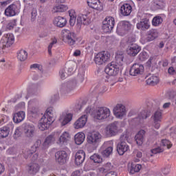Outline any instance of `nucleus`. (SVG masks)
Instances as JSON below:
<instances>
[{
    "mask_svg": "<svg viewBox=\"0 0 176 176\" xmlns=\"http://www.w3.org/2000/svg\"><path fill=\"white\" fill-rule=\"evenodd\" d=\"M129 141V135L127 134H122L120 136V142H119L117 145V151L118 153L122 156L126 153L128 151H129L130 147L129 144H127V142Z\"/></svg>",
    "mask_w": 176,
    "mask_h": 176,
    "instance_id": "f257e3e1",
    "label": "nucleus"
},
{
    "mask_svg": "<svg viewBox=\"0 0 176 176\" xmlns=\"http://www.w3.org/2000/svg\"><path fill=\"white\" fill-rule=\"evenodd\" d=\"M94 115L97 120H107L111 116V110L107 107H98L95 110Z\"/></svg>",
    "mask_w": 176,
    "mask_h": 176,
    "instance_id": "f03ea898",
    "label": "nucleus"
},
{
    "mask_svg": "<svg viewBox=\"0 0 176 176\" xmlns=\"http://www.w3.org/2000/svg\"><path fill=\"white\" fill-rule=\"evenodd\" d=\"M111 60V54L107 51L98 53L94 57V61L98 65H102Z\"/></svg>",
    "mask_w": 176,
    "mask_h": 176,
    "instance_id": "7ed1b4c3",
    "label": "nucleus"
},
{
    "mask_svg": "<svg viewBox=\"0 0 176 176\" xmlns=\"http://www.w3.org/2000/svg\"><path fill=\"white\" fill-rule=\"evenodd\" d=\"M101 133L97 131L91 132L88 134L87 140L88 144L94 146H98L101 142Z\"/></svg>",
    "mask_w": 176,
    "mask_h": 176,
    "instance_id": "20e7f679",
    "label": "nucleus"
},
{
    "mask_svg": "<svg viewBox=\"0 0 176 176\" xmlns=\"http://www.w3.org/2000/svg\"><path fill=\"white\" fill-rule=\"evenodd\" d=\"M62 35H63V41L69 46H73L75 45V33L72 32L68 30H62Z\"/></svg>",
    "mask_w": 176,
    "mask_h": 176,
    "instance_id": "39448f33",
    "label": "nucleus"
},
{
    "mask_svg": "<svg viewBox=\"0 0 176 176\" xmlns=\"http://www.w3.org/2000/svg\"><path fill=\"white\" fill-rule=\"evenodd\" d=\"M120 130V123L119 122H114L109 124L106 128V134L108 137H113L116 135Z\"/></svg>",
    "mask_w": 176,
    "mask_h": 176,
    "instance_id": "423d86ee",
    "label": "nucleus"
},
{
    "mask_svg": "<svg viewBox=\"0 0 176 176\" xmlns=\"http://www.w3.org/2000/svg\"><path fill=\"white\" fill-rule=\"evenodd\" d=\"M120 68V66L116 62H111L106 66L104 72L109 76H116L119 74Z\"/></svg>",
    "mask_w": 176,
    "mask_h": 176,
    "instance_id": "0eeeda50",
    "label": "nucleus"
},
{
    "mask_svg": "<svg viewBox=\"0 0 176 176\" xmlns=\"http://www.w3.org/2000/svg\"><path fill=\"white\" fill-rule=\"evenodd\" d=\"M75 87H76V80H69L60 85V91L62 94H68V93H71Z\"/></svg>",
    "mask_w": 176,
    "mask_h": 176,
    "instance_id": "6e6552de",
    "label": "nucleus"
},
{
    "mask_svg": "<svg viewBox=\"0 0 176 176\" xmlns=\"http://www.w3.org/2000/svg\"><path fill=\"white\" fill-rule=\"evenodd\" d=\"M113 27H115V19L112 16L106 17L102 27L103 32L108 34L113 30Z\"/></svg>",
    "mask_w": 176,
    "mask_h": 176,
    "instance_id": "1a4fd4ad",
    "label": "nucleus"
},
{
    "mask_svg": "<svg viewBox=\"0 0 176 176\" xmlns=\"http://www.w3.org/2000/svg\"><path fill=\"white\" fill-rule=\"evenodd\" d=\"M113 114L117 119H123L127 115L126 106L122 104H118L113 110Z\"/></svg>",
    "mask_w": 176,
    "mask_h": 176,
    "instance_id": "9d476101",
    "label": "nucleus"
},
{
    "mask_svg": "<svg viewBox=\"0 0 176 176\" xmlns=\"http://www.w3.org/2000/svg\"><path fill=\"white\" fill-rule=\"evenodd\" d=\"M54 142H56V137H54V135L47 136L42 144V148L39 151L41 156H43V155L46 153V149H47L52 144H54Z\"/></svg>",
    "mask_w": 176,
    "mask_h": 176,
    "instance_id": "9b49d317",
    "label": "nucleus"
},
{
    "mask_svg": "<svg viewBox=\"0 0 176 176\" xmlns=\"http://www.w3.org/2000/svg\"><path fill=\"white\" fill-rule=\"evenodd\" d=\"M23 131L25 138L31 140L35 135V126L30 124H24L23 125Z\"/></svg>",
    "mask_w": 176,
    "mask_h": 176,
    "instance_id": "f8f14e48",
    "label": "nucleus"
},
{
    "mask_svg": "<svg viewBox=\"0 0 176 176\" xmlns=\"http://www.w3.org/2000/svg\"><path fill=\"white\" fill-rule=\"evenodd\" d=\"M159 37V31L156 29H151L148 30L146 34V38H142L144 43H146L148 42H152L157 39Z\"/></svg>",
    "mask_w": 176,
    "mask_h": 176,
    "instance_id": "ddd939ff",
    "label": "nucleus"
},
{
    "mask_svg": "<svg viewBox=\"0 0 176 176\" xmlns=\"http://www.w3.org/2000/svg\"><path fill=\"white\" fill-rule=\"evenodd\" d=\"M74 64H69L67 67L62 68L59 72V75L62 79H65V78H68L69 75H72L74 74Z\"/></svg>",
    "mask_w": 176,
    "mask_h": 176,
    "instance_id": "4468645a",
    "label": "nucleus"
},
{
    "mask_svg": "<svg viewBox=\"0 0 176 176\" xmlns=\"http://www.w3.org/2000/svg\"><path fill=\"white\" fill-rule=\"evenodd\" d=\"M129 30H130V23L129 22L123 21L118 24L117 33L118 35L123 36Z\"/></svg>",
    "mask_w": 176,
    "mask_h": 176,
    "instance_id": "2eb2a0df",
    "label": "nucleus"
},
{
    "mask_svg": "<svg viewBox=\"0 0 176 176\" xmlns=\"http://www.w3.org/2000/svg\"><path fill=\"white\" fill-rule=\"evenodd\" d=\"M144 72V65L142 64H133L129 71V74L131 76H138Z\"/></svg>",
    "mask_w": 176,
    "mask_h": 176,
    "instance_id": "dca6fc26",
    "label": "nucleus"
},
{
    "mask_svg": "<svg viewBox=\"0 0 176 176\" xmlns=\"http://www.w3.org/2000/svg\"><path fill=\"white\" fill-rule=\"evenodd\" d=\"M56 162L59 164H65L67 160L68 159V153L65 151H57L55 153Z\"/></svg>",
    "mask_w": 176,
    "mask_h": 176,
    "instance_id": "f3484780",
    "label": "nucleus"
},
{
    "mask_svg": "<svg viewBox=\"0 0 176 176\" xmlns=\"http://www.w3.org/2000/svg\"><path fill=\"white\" fill-rule=\"evenodd\" d=\"M139 52H141V47L135 43L129 44L126 48L127 55L131 56V57H135Z\"/></svg>",
    "mask_w": 176,
    "mask_h": 176,
    "instance_id": "a211bd4d",
    "label": "nucleus"
},
{
    "mask_svg": "<svg viewBox=\"0 0 176 176\" xmlns=\"http://www.w3.org/2000/svg\"><path fill=\"white\" fill-rule=\"evenodd\" d=\"M151 119H153V127L156 130H159L160 129V122H162V111H156L151 116Z\"/></svg>",
    "mask_w": 176,
    "mask_h": 176,
    "instance_id": "6ab92c4d",
    "label": "nucleus"
},
{
    "mask_svg": "<svg viewBox=\"0 0 176 176\" xmlns=\"http://www.w3.org/2000/svg\"><path fill=\"white\" fill-rule=\"evenodd\" d=\"M52 123L53 122L50 121L49 118H46V116H43L39 120L38 127L41 131H45V130H47V129L50 127V124Z\"/></svg>",
    "mask_w": 176,
    "mask_h": 176,
    "instance_id": "aec40b11",
    "label": "nucleus"
},
{
    "mask_svg": "<svg viewBox=\"0 0 176 176\" xmlns=\"http://www.w3.org/2000/svg\"><path fill=\"white\" fill-rule=\"evenodd\" d=\"M136 28L140 31H148L151 28L149 19H143L136 24Z\"/></svg>",
    "mask_w": 176,
    "mask_h": 176,
    "instance_id": "412c9836",
    "label": "nucleus"
},
{
    "mask_svg": "<svg viewBox=\"0 0 176 176\" xmlns=\"http://www.w3.org/2000/svg\"><path fill=\"white\" fill-rule=\"evenodd\" d=\"M86 159V153L83 150H78L75 155V164L77 166H80L83 164Z\"/></svg>",
    "mask_w": 176,
    "mask_h": 176,
    "instance_id": "4be33fe9",
    "label": "nucleus"
},
{
    "mask_svg": "<svg viewBox=\"0 0 176 176\" xmlns=\"http://www.w3.org/2000/svg\"><path fill=\"white\" fill-rule=\"evenodd\" d=\"M87 123V115H83L74 122L75 129H83Z\"/></svg>",
    "mask_w": 176,
    "mask_h": 176,
    "instance_id": "5701e85b",
    "label": "nucleus"
},
{
    "mask_svg": "<svg viewBox=\"0 0 176 176\" xmlns=\"http://www.w3.org/2000/svg\"><path fill=\"white\" fill-rule=\"evenodd\" d=\"M90 24V19L87 17V15L80 14L77 17V25L81 27V25H89Z\"/></svg>",
    "mask_w": 176,
    "mask_h": 176,
    "instance_id": "b1692460",
    "label": "nucleus"
},
{
    "mask_svg": "<svg viewBox=\"0 0 176 176\" xmlns=\"http://www.w3.org/2000/svg\"><path fill=\"white\" fill-rule=\"evenodd\" d=\"M88 6L96 10H102V3L100 0H87Z\"/></svg>",
    "mask_w": 176,
    "mask_h": 176,
    "instance_id": "393cba45",
    "label": "nucleus"
},
{
    "mask_svg": "<svg viewBox=\"0 0 176 176\" xmlns=\"http://www.w3.org/2000/svg\"><path fill=\"white\" fill-rule=\"evenodd\" d=\"M5 14L7 17H12L13 16H16L17 14V6L15 4L10 5L6 10H5Z\"/></svg>",
    "mask_w": 176,
    "mask_h": 176,
    "instance_id": "a878e982",
    "label": "nucleus"
},
{
    "mask_svg": "<svg viewBox=\"0 0 176 176\" xmlns=\"http://www.w3.org/2000/svg\"><path fill=\"white\" fill-rule=\"evenodd\" d=\"M54 24L59 28H63L67 25V19L63 16H56L53 21Z\"/></svg>",
    "mask_w": 176,
    "mask_h": 176,
    "instance_id": "bb28decb",
    "label": "nucleus"
},
{
    "mask_svg": "<svg viewBox=\"0 0 176 176\" xmlns=\"http://www.w3.org/2000/svg\"><path fill=\"white\" fill-rule=\"evenodd\" d=\"M59 120L60 122H61L62 126H65V124H68V123H69V122L72 120V113H62V115L60 116Z\"/></svg>",
    "mask_w": 176,
    "mask_h": 176,
    "instance_id": "cd10ccee",
    "label": "nucleus"
},
{
    "mask_svg": "<svg viewBox=\"0 0 176 176\" xmlns=\"http://www.w3.org/2000/svg\"><path fill=\"white\" fill-rule=\"evenodd\" d=\"M40 168L41 167L37 163H30L28 166V173L30 174V175H35V174L39 171Z\"/></svg>",
    "mask_w": 176,
    "mask_h": 176,
    "instance_id": "c85d7f7f",
    "label": "nucleus"
},
{
    "mask_svg": "<svg viewBox=\"0 0 176 176\" xmlns=\"http://www.w3.org/2000/svg\"><path fill=\"white\" fill-rule=\"evenodd\" d=\"M4 42L6 47H10L14 43V36H13V34L8 33L5 34Z\"/></svg>",
    "mask_w": 176,
    "mask_h": 176,
    "instance_id": "c756f323",
    "label": "nucleus"
},
{
    "mask_svg": "<svg viewBox=\"0 0 176 176\" xmlns=\"http://www.w3.org/2000/svg\"><path fill=\"white\" fill-rule=\"evenodd\" d=\"M68 10V6L64 4H58L53 7L52 13H63Z\"/></svg>",
    "mask_w": 176,
    "mask_h": 176,
    "instance_id": "7c9ffc66",
    "label": "nucleus"
},
{
    "mask_svg": "<svg viewBox=\"0 0 176 176\" xmlns=\"http://www.w3.org/2000/svg\"><path fill=\"white\" fill-rule=\"evenodd\" d=\"M133 10V8L130 4H124L120 8V13L122 16H129Z\"/></svg>",
    "mask_w": 176,
    "mask_h": 176,
    "instance_id": "2f4dec72",
    "label": "nucleus"
},
{
    "mask_svg": "<svg viewBox=\"0 0 176 176\" xmlns=\"http://www.w3.org/2000/svg\"><path fill=\"white\" fill-rule=\"evenodd\" d=\"M43 116H45L48 120L52 121L53 123L55 120L54 118L56 116V112L52 107H49L47 109L46 113Z\"/></svg>",
    "mask_w": 176,
    "mask_h": 176,
    "instance_id": "473e14b6",
    "label": "nucleus"
},
{
    "mask_svg": "<svg viewBox=\"0 0 176 176\" xmlns=\"http://www.w3.org/2000/svg\"><path fill=\"white\" fill-rule=\"evenodd\" d=\"M145 137V131L141 130L135 136V140L138 145H142L144 144V139Z\"/></svg>",
    "mask_w": 176,
    "mask_h": 176,
    "instance_id": "72a5a7b5",
    "label": "nucleus"
},
{
    "mask_svg": "<svg viewBox=\"0 0 176 176\" xmlns=\"http://www.w3.org/2000/svg\"><path fill=\"white\" fill-rule=\"evenodd\" d=\"M25 118V113L24 111H19L14 114L13 120L14 123H20Z\"/></svg>",
    "mask_w": 176,
    "mask_h": 176,
    "instance_id": "f704fd0d",
    "label": "nucleus"
},
{
    "mask_svg": "<svg viewBox=\"0 0 176 176\" xmlns=\"http://www.w3.org/2000/svg\"><path fill=\"white\" fill-rule=\"evenodd\" d=\"M85 138H86V136L85 135V133H78L74 136L75 143L77 145H82V144H83V142H85Z\"/></svg>",
    "mask_w": 176,
    "mask_h": 176,
    "instance_id": "c9c22d12",
    "label": "nucleus"
},
{
    "mask_svg": "<svg viewBox=\"0 0 176 176\" xmlns=\"http://www.w3.org/2000/svg\"><path fill=\"white\" fill-rule=\"evenodd\" d=\"M71 140V135L69 133L65 131L63 132L60 137L58 139V144H64V142H67Z\"/></svg>",
    "mask_w": 176,
    "mask_h": 176,
    "instance_id": "e433bc0d",
    "label": "nucleus"
},
{
    "mask_svg": "<svg viewBox=\"0 0 176 176\" xmlns=\"http://www.w3.org/2000/svg\"><path fill=\"white\" fill-rule=\"evenodd\" d=\"M124 58V53L123 52H117L116 54V63L117 65L121 67L123 65V59Z\"/></svg>",
    "mask_w": 176,
    "mask_h": 176,
    "instance_id": "4c0bfd02",
    "label": "nucleus"
},
{
    "mask_svg": "<svg viewBox=\"0 0 176 176\" xmlns=\"http://www.w3.org/2000/svg\"><path fill=\"white\" fill-rule=\"evenodd\" d=\"M9 133H10V129L8 126H3L0 129V142L3 140V138L8 137Z\"/></svg>",
    "mask_w": 176,
    "mask_h": 176,
    "instance_id": "58836bf2",
    "label": "nucleus"
},
{
    "mask_svg": "<svg viewBox=\"0 0 176 176\" xmlns=\"http://www.w3.org/2000/svg\"><path fill=\"white\" fill-rule=\"evenodd\" d=\"M28 57V53L24 50H21L17 52V58L19 61H25Z\"/></svg>",
    "mask_w": 176,
    "mask_h": 176,
    "instance_id": "ea45409f",
    "label": "nucleus"
},
{
    "mask_svg": "<svg viewBox=\"0 0 176 176\" xmlns=\"http://www.w3.org/2000/svg\"><path fill=\"white\" fill-rule=\"evenodd\" d=\"M69 16L70 17L69 24L72 27H74L75 23H76V12H75V10H71L69 11Z\"/></svg>",
    "mask_w": 176,
    "mask_h": 176,
    "instance_id": "a19ab883",
    "label": "nucleus"
},
{
    "mask_svg": "<svg viewBox=\"0 0 176 176\" xmlns=\"http://www.w3.org/2000/svg\"><path fill=\"white\" fill-rule=\"evenodd\" d=\"M142 168L141 164H131L129 168L130 174H135V173H139V171Z\"/></svg>",
    "mask_w": 176,
    "mask_h": 176,
    "instance_id": "79ce46f5",
    "label": "nucleus"
},
{
    "mask_svg": "<svg viewBox=\"0 0 176 176\" xmlns=\"http://www.w3.org/2000/svg\"><path fill=\"white\" fill-rule=\"evenodd\" d=\"M146 83L151 86H155L159 83V78L157 76H152L146 80Z\"/></svg>",
    "mask_w": 176,
    "mask_h": 176,
    "instance_id": "37998d69",
    "label": "nucleus"
},
{
    "mask_svg": "<svg viewBox=\"0 0 176 176\" xmlns=\"http://www.w3.org/2000/svg\"><path fill=\"white\" fill-rule=\"evenodd\" d=\"M149 116H151V114H149L148 111L144 110L139 113L138 117L137 118V120L138 122H141L142 120L149 118Z\"/></svg>",
    "mask_w": 176,
    "mask_h": 176,
    "instance_id": "c03bdc74",
    "label": "nucleus"
},
{
    "mask_svg": "<svg viewBox=\"0 0 176 176\" xmlns=\"http://www.w3.org/2000/svg\"><path fill=\"white\" fill-rule=\"evenodd\" d=\"M164 3L163 0H153L152 3V7L155 10L157 9H162L163 8Z\"/></svg>",
    "mask_w": 176,
    "mask_h": 176,
    "instance_id": "a18cd8bd",
    "label": "nucleus"
},
{
    "mask_svg": "<svg viewBox=\"0 0 176 176\" xmlns=\"http://www.w3.org/2000/svg\"><path fill=\"white\" fill-rule=\"evenodd\" d=\"M163 23V18L162 16H155L152 20V24L154 27H159Z\"/></svg>",
    "mask_w": 176,
    "mask_h": 176,
    "instance_id": "49530a36",
    "label": "nucleus"
},
{
    "mask_svg": "<svg viewBox=\"0 0 176 176\" xmlns=\"http://www.w3.org/2000/svg\"><path fill=\"white\" fill-rule=\"evenodd\" d=\"M113 152V147L109 146L102 151V155L104 157H109Z\"/></svg>",
    "mask_w": 176,
    "mask_h": 176,
    "instance_id": "de8ad7c7",
    "label": "nucleus"
},
{
    "mask_svg": "<svg viewBox=\"0 0 176 176\" xmlns=\"http://www.w3.org/2000/svg\"><path fill=\"white\" fill-rule=\"evenodd\" d=\"M91 160H93L94 163H101L102 162V158L98 154H94L90 157Z\"/></svg>",
    "mask_w": 176,
    "mask_h": 176,
    "instance_id": "09e8293b",
    "label": "nucleus"
},
{
    "mask_svg": "<svg viewBox=\"0 0 176 176\" xmlns=\"http://www.w3.org/2000/svg\"><path fill=\"white\" fill-rule=\"evenodd\" d=\"M38 112L39 109L38 108V107H29V113L32 115V116H36Z\"/></svg>",
    "mask_w": 176,
    "mask_h": 176,
    "instance_id": "8fccbe9b",
    "label": "nucleus"
},
{
    "mask_svg": "<svg viewBox=\"0 0 176 176\" xmlns=\"http://www.w3.org/2000/svg\"><path fill=\"white\" fill-rule=\"evenodd\" d=\"M86 78H87L86 73L84 71H82V72H80L78 75V79L80 83H83V82L86 80Z\"/></svg>",
    "mask_w": 176,
    "mask_h": 176,
    "instance_id": "3c124183",
    "label": "nucleus"
},
{
    "mask_svg": "<svg viewBox=\"0 0 176 176\" xmlns=\"http://www.w3.org/2000/svg\"><path fill=\"white\" fill-rule=\"evenodd\" d=\"M162 146H166L167 149H170V148L173 146V144L171 143V142H170L167 139L162 140Z\"/></svg>",
    "mask_w": 176,
    "mask_h": 176,
    "instance_id": "603ef678",
    "label": "nucleus"
},
{
    "mask_svg": "<svg viewBox=\"0 0 176 176\" xmlns=\"http://www.w3.org/2000/svg\"><path fill=\"white\" fill-rule=\"evenodd\" d=\"M57 43V39L53 38L52 42L48 45V54L50 56H52V49L53 48V46Z\"/></svg>",
    "mask_w": 176,
    "mask_h": 176,
    "instance_id": "864d4df0",
    "label": "nucleus"
},
{
    "mask_svg": "<svg viewBox=\"0 0 176 176\" xmlns=\"http://www.w3.org/2000/svg\"><path fill=\"white\" fill-rule=\"evenodd\" d=\"M28 105V108L38 107L39 102L36 99H32L29 101Z\"/></svg>",
    "mask_w": 176,
    "mask_h": 176,
    "instance_id": "5fc2aeb1",
    "label": "nucleus"
},
{
    "mask_svg": "<svg viewBox=\"0 0 176 176\" xmlns=\"http://www.w3.org/2000/svg\"><path fill=\"white\" fill-rule=\"evenodd\" d=\"M150 134L153 135V137H157L159 135V132L156 131L155 126H153V124L150 126Z\"/></svg>",
    "mask_w": 176,
    "mask_h": 176,
    "instance_id": "6e6d98bb",
    "label": "nucleus"
},
{
    "mask_svg": "<svg viewBox=\"0 0 176 176\" xmlns=\"http://www.w3.org/2000/svg\"><path fill=\"white\" fill-rule=\"evenodd\" d=\"M96 89H98L99 94H104V93H105V91H107V90H108L107 89V87H105L104 85H98L96 87Z\"/></svg>",
    "mask_w": 176,
    "mask_h": 176,
    "instance_id": "4d7b16f0",
    "label": "nucleus"
},
{
    "mask_svg": "<svg viewBox=\"0 0 176 176\" xmlns=\"http://www.w3.org/2000/svg\"><path fill=\"white\" fill-rule=\"evenodd\" d=\"M30 69H38V71H43V67L41 66V65L34 63L30 65Z\"/></svg>",
    "mask_w": 176,
    "mask_h": 176,
    "instance_id": "13d9d810",
    "label": "nucleus"
},
{
    "mask_svg": "<svg viewBox=\"0 0 176 176\" xmlns=\"http://www.w3.org/2000/svg\"><path fill=\"white\" fill-rule=\"evenodd\" d=\"M139 60H140V61H145V60H146V58H148V54L146 52H142L140 54H139Z\"/></svg>",
    "mask_w": 176,
    "mask_h": 176,
    "instance_id": "bf43d9fd",
    "label": "nucleus"
},
{
    "mask_svg": "<svg viewBox=\"0 0 176 176\" xmlns=\"http://www.w3.org/2000/svg\"><path fill=\"white\" fill-rule=\"evenodd\" d=\"M151 153H153L154 155H156V153H162V152H164V148L162 147H157L154 149H152L151 151Z\"/></svg>",
    "mask_w": 176,
    "mask_h": 176,
    "instance_id": "052dcab7",
    "label": "nucleus"
},
{
    "mask_svg": "<svg viewBox=\"0 0 176 176\" xmlns=\"http://www.w3.org/2000/svg\"><path fill=\"white\" fill-rule=\"evenodd\" d=\"M97 171H98V176H105L107 174V172L105 171V169H104L103 167H100L98 168Z\"/></svg>",
    "mask_w": 176,
    "mask_h": 176,
    "instance_id": "680f3d73",
    "label": "nucleus"
},
{
    "mask_svg": "<svg viewBox=\"0 0 176 176\" xmlns=\"http://www.w3.org/2000/svg\"><path fill=\"white\" fill-rule=\"evenodd\" d=\"M107 81L109 83L110 86H113L118 82L113 76H108Z\"/></svg>",
    "mask_w": 176,
    "mask_h": 176,
    "instance_id": "e2e57ef3",
    "label": "nucleus"
},
{
    "mask_svg": "<svg viewBox=\"0 0 176 176\" xmlns=\"http://www.w3.org/2000/svg\"><path fill=\"white\" fill-rule=\"evenodd\" d=\"M14 25H16V21H11L8 23L6 28L7 30H13Z\"/></svg>",
    "mask_w": 176,
    "mask_h": 176,
    "instance_id": "0e129e2a",
    "label": "nucleus"
},
{
    "mask_svg": "<svg viewBox=\"0 0 176 176\" xmlns=\"http://www.w3.org/2000/svg\"><path fill=\"white\" fill-rule=\"evenodd\" d=\"M103 168H104V171H107L108 173L109 171H111V170H112L113 168V166H112V164L111 163H107L103 166Z\"/></svg>",
    "mask_w": 176,
    "mask_h": 176,
    "instance_id": "69168bd1",
    "label": "nucleus"
},
{
    "mask_svg": "<svg viewBox=\"0 0 176 176\" xmlns=\"http://www.w3.org/2000/svg\"><path fill=\"white\" fill-rule=\"evenodd\" d=\"M171 168L170 166H167L162 168V173L165 175L170 174V168Z\"/></svg>",
    "mask_w": 176,
    "mask_h": 176,
    "instance_id": "338daca9",
    "label": "nucleus"
},
{
    "mask_svg": "<svg viewBox=\"0 0 176 176\" xmlns=\"http://www.w3.org/2000/svg\"><path fill=\"white\" fill-rule=\"evenodd\" d=\"M20 127H18L16 129L15 132L14 133V138L17 139L19 137H21V131H20Z\"/></svg>",
    "mask_w": 176,
    "mask_h": 176,
    "instance_id": "774afa93",
    "label": "nucleus"
}]
</instances>
